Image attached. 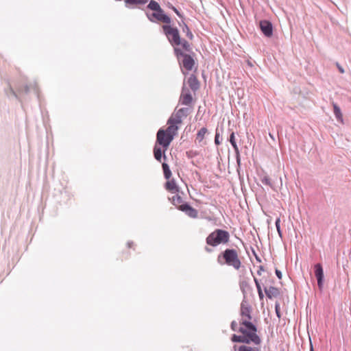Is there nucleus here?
<instances>
[{
	"label": "nucleus",
	"instance_id": "39",
	"mask_svg": "<svg viewBox=\"0 0 351 351\" xmlns=\"http://www.w3.org/2000/svg\"><path fill=\"white\" fill-rule=\"evenodd\" d=\"M172 9L175 12V13L180 17V18H183V14H182L178 10V9H176L175 7H172Z\"/></svg>",
	"mask_w": 351,
	"mask_h": 351
},
{
	"label": "nucleus",
	"instance_id": "28",
	"mask_svg": "<svg viewBox=\"0 0 351 351\" xmlns=\"http://www.w3.org/2000/svg\"><path fill=\"white\" fill-rule=\"evenodd\" d=\"M208 132V130L206 128H202L197 132L196 136V141L199 143H201L204 138L205 134Z\"/></svg>",
	"mask_w": 351,
	"mask_h": 351
},
{
	"label": "nucleus",
	"instance_id": "35",
	"mask_svg": "<svg viewBox=\"0 0 351 351\" xmlns=\"http://www.w3.org/2000/svg\"><path fill=\"white\" fill-rule=\"evenodd\" d=\"M275 311L277 317L280 319L281 317L280 307L278 302L275 304Z\"/></svg>",
	"mask_w": 351,
	"mask_h": 351
},
{
	"label": "nucleus",
	"instance_id": "13",
	"mask_svg": "<svg viewBox=\"0 0 351 351\" xmlns=\"http://www.w3.org/2000/svg\"><path fill=\"white\" fill-rule=\"evenodd\" d=\"M149 0H125V5L128 8H139L146 4Z\"/></svg>",
	"mask_w": 351,
	"mask_h": 351
},
{
	"label": "nucleus",
	"instance_id": "41",
	"mask_svg": "<svg viewBox=\"0 0 351 351\" xmlns=\"http://www.w3.org/2000/svg\"><path fill=\"white\" fill-rule=\"evenodd\" d=\"M265 271V268L263 265H260L258 267V270L257 271V274L261 276V271Z\"/></svg>",
	"mask_w": 351,
	"mask_h": 351
},
{
	"label": "nucleus",
	"instance_id": "26",
	"mask_svg": "<svg viewBox=\"0 0 351 351\" xmlns=\"http://www.w3.org/2000/svg\"><path fill=\"white\" fill-rule=\"evenodd\" d=\"M180 25L182 27V32L183 33H185L186 34V36L190 39V40H193V33L191 32V31L190 30L189 26L183 22V25H181L180 23H179Z\"/></svg>",
	"mask_w": 351,
	"mask_h": 351
},
{
	"label": "nucleus",
	"instance_id": "29",
	"mask_svg": "<svg viewBox=\"0 0 351 351\" xmlns=\"http://www.w3.org/2000/svg\"><path fill=\"white\" fill-rule=\"evenodd\" d=\"M254 281L255 282V285H256V289H257V291H258V294L259 298H260L261 300H262L264 298V294H263V290H262V288H261V282L254 276Z\"/></svg>",
	"mask_w": 351,
	"mask_h": 351
},
{
	"label": "nucleus",
	"instance_id": "23",
	"mask_svg": "<svg viewBox=\"0 0 351 351\" xmlns=\"http://www.w3.org/2000/svg\"><path fill=\"white\" fill-rule=\"evenodd\" d=\"M147 8H148V9L152 10V11H154V12H162V11H164L161 8V7L159 5V3L158 2H156V1H154V0H151L149 1L148 5H147Z\"/></svg>",
	"mask_w": 351,
	"mask_h": 351
},
{
	"label": "nucleus",
	"instance_id": "7",
	"mask_svg": "<svg viewBox=\"0 0 351 351\" xmlns=\"http://www.w3.org/2000/svg\"><path fill=\"white\" fill-rule=\"evenodd\" d=\"M145 14L149 21L152 23L159 21L165 24H170L171 22V18L167 15L164 11H162V12L154 11V12L152 13L146 12Z\"/></svg>",
	"mask_w": 351,
	"mask_h": 351
},
{
	"label": "nucleus",
	"instance_id": "8",
	"mask_svg": "<svg viewBox=\"0 0 351 351\" xmlns=\"http://www.w3.org/2000/svg\"><path fill=\"white\" fill-rule=\"evenodd\" d=\"M314 273L317 281L318 288L322 291L324 286V274L323 267L321 263H317L314 265Z\"/></svg>",
	"mask_w": 351,
	"mask_h": 351
},
{
	"label": "nucleus",
	"instance_id": "44",
	"mask_svg": "<svg viewBox=\"0 0 351 351\" xmlns=\"http://www.w3.org/2000/svg\"><path fill=\"white\" fill-rule=\"evenodd\" d=\"M253 254H254V256H255L256 260L258 262L261 263V258H260V257H259V256L256 254V252H254V250H253Z\"/></svg>",
	"mask_w": 351,
	"mask_h": 351
},
{
	"label": "nucleus",
	"instance_id": "15",
	"mask_svg": "<svg viewBox=\"0 0 351 351\" xmlns=\"http://www.w3.org/2000/svg\"><path fill=\"white\" fill-rule=\"evenodd\" d=\"M229 141H230V144L232 145V146L234 148V152H235V156H236L237 162V164L239 165H240V164H241L240 152H239V147L237 146V144L236 143L235 136H234V132H232L230 134V137H229Z\"/></svg>",
	"mask_w": 351,
	"mask_h": 351
},
{
	"label": "nucleus",
	"instance_id": "10",
	"mask_svg": "<svg viewBox=\"0 0 351 351\" xmlns=\"http://www.w3.org/2000/svg\"><path fill=\"white\" fill-rule=\"evenodd\" d=\"M178 210L184 212L186 215L191 218H197L198 212L196 209L191 206L188 203L182 204L178 206Z\"/></svg>",
	"mask_w": 351,
	"mask_h": 351
},
{
	"label": "nucleus",
	"instance_id": "33",
	"mask_svg": "<svg viewBox=\"0 0 351 351\" xmlns=\"http://www.w3.org/2000/svg\"><path fill=\"white\" fill-rule=\"evenodd\" d=\"M275 225H276V230H277V232L280 236V238L282 237V231H281V229H280V218H277L276 221H275Z\"/></svg>",
	"mask_w": 351,
	"mask_h": 351
},
{
	"label": "nucleus",
	"instance_id": "4",
	"mask_svg": "<svg viewBox=\"0 0 351 351\" xmlns=\"http://www.w3.org/2000/svg\"><path fill=\"white\" fill-rule=\"evenodd\" d=\"M230 233L225 230L215 229L206 238V243L211 247H217L220 244H226L230 241Z\"/></svg>",
	"mask_w": 351,
	"mask_h": 351
},
{
	"label": "nucleus",
	"instance_id": "45",
	"mask_svg": "<svg viewBox=\"0 0 351 351\" xmlns=\"http://www.w3.org/2000/svg\"><path fill=\"white\" fill-rule=\"evenodd\" d=\"M310 351H314L313 344L311 341L310 342Z\"/></svg>",
	"mask_w": 351,
	"mask_h": 351
},
{
	"label": "nucleus",
	"instance_id": "22",
	"mask_svg": "<svg viewBox=\"0 0 351 351\" xmlns=\"http://www.w3.org/2000/svg\"><path fill=\"white\" fill-rule=\"evenodd\" d=\"M332 106H333L334 114H335V116L337 120L338 121H339L340 123H343V114L341 113L340 108L335 103H332Z\"/></svg>",
	"mask_w": 351,
	"mask_h": 351
},
{
	"label": "nucleus",
	"instance_id": "38",
	"mask_svg": "<svg viewBox=\"0 0 351 351\" xmlns=\"http://www.w3.org/2000/svg\"><path fill=\"white\" fill-rule=\"evenodd\" d=\"M336 66L341 73H344V69L338 62H336Z\"/></svg>",
	"mask_w": 351,
	"mask_h": 351
},
{
	"label": "nucleus",
	"instance_id": "46",
	"mask_svg": "<svg viewBox=\"0 0 351 351\" xmlns=\"http://www.w3.org/2000/svg\"><path fill=\"white\" fill-rule=\"evenodd\" d=\"M269 136H270V137H271V138H274L273 135H271V134H269Z\"/></svg>",
	"mask_w": 351,
	"mask_h": 351
},
{
	"label": "nucleus",
	"instance_id": "2",
	"mask_svg": "<svg viewBox=\"0 0 351 351\" xmlns=\"http://www.w3.org/2000/svg\"><path fill=\"white\" fill-rule=\"evenodd\" d=\"M173 54L178 60L183 75H186L189 71L193 69L195 65V57L196 56L194 51L191 53L184 52L180 47H175Z\"/></svg>",
	"mask_w": 351,
	"mask_h": 351
},
{
	"label": "nucleus",
	"instance_id": "18",
	"mask_svg": "<svg viewBox=\"0 0 351 351\" xmlns=\"http://www.w3.org/2000/svg\"><path fill=\"white\" fill-rule=\"evenodd\" d=\"M165 149L162 151L160 146H158L156 144L154 145V156L157 161L161 162L162 158H163L165 160H167V156L165 154Z\"/></svg>",
	"mask_w": 351,
	"mask_h": 351
},
{
	"label": "nucleus",
	"instance_id": "3",
	"mask_svg": "<svg viewBox=\"0 0 351 351\" xmlns=\"http://www.w3.org/2000/svg\"><path fill=\"white\" fill-rule=\"evenodd\" d=\"M217 261L220 265H226L232 267L236 270H239L241 267V261L235 249H226L219 254Z\"/></svg>",
	"mask_w": 351,
	"mask_h": 351
},
{
	"label": "nucleus",
	"instance_id": "20",
	"mask_svg": "<svg viewBox=\"0 0 351 351\" xmlns=\"http://www.w3.org/2000/svg\"><path fill=\"white\" fill-rule=\"evenodd\" d=\"M165 188L166 190L171 193L179 192V187L176 184V180L174 179L168 180V181L165 184Z\"/></svg>",
	"mask_w": 351,
	"mask_h": 351
},
{
	"label": "nucleus",
	"instance_id": "17",
	"mask_svg": "<svg viewBox=\"0 0 351 351\" xmlns=\"http://www.w3.org/2000/svg\"><path fill=\"white\" fill-rule=\"evenodd\" d=\"M239 288L243 295V298H247V292L252 289L249 284L248 279L243 278L239 280Z\"/></svg>",
	"mask_w": 351,
	"mask_h": 351
},
{
	"label": "nucleus",
	"instance_id": "37",
	"mask_svg": "<svg viewBox=\"0 0 351 351\" xmlns=\"http://www.w3.org/2000/svg\"><path fill=\"white\" fill-rule=\"evenodd\" d=\"M219 132H218V129L216 130L215 136V143L217 145H219L221 144V141H219Z\"/></svg>",
	"mask_w": 351,
	"mask_h": 351
},
{
	"label": "nucleus",
	"instance_id": "1",
	"mask_svg": "<svg viewBox=\"0 0 351 351\" xmlns=\"http://www.w3.org/2000/svg\"><path fill=\"white\" fill-rule=\"evenodd\" d=\"M252 307L249 304L247 298H243L240 306V315L241 317L239 321V328L238 332L242 335L233 334L231 337V341L234 343H242L245 344L253 343L256 346L261 345L262 341L257 335V327L251 320Z\"/></svg>",
	"mask_w": 351,
	"mask_h": 351
},
{
	"label": "nucleus",
	"instance_id": "40",
	"mask_svg": "<svg viewBox=\"0 0 351 351\" xmlns=\"http://www.w3.org/2000/svg\"><path fill=\"white\" fill-rule=\"evenodd\" d=\"M275 273H276V276L278 277V279H281L282 278V272L280 270H278V269H276Z\"/></svg>",
	"mask_w": 351,
	"mask_h": 351
},
{
	"label": "nucleus",
	"instance_id": "34",
	"mask_svg": "<svg viewBox=\"0 0 351 351\" xmlns=\"http://www.w3.org/2000/svg\"><path fill=\"white\" fill-rule=\"evenodd\" d=\"M198 152L194 150H189L186 152V156L188 158H193L198 155Z\"/></svg>",
	"mask_w": 351,
	"mask_h": 351
},
{
	"label": "nucleus",
	"instance_id": "42",
	"mask_svg": "<svg viewBox=\"0 0 351 351\" xmlns=\"http://www.w3.org/2000/svg\"><path fill=\"white\" fill-rule=\"evenodd\" d=\"M134 242H133V241H128V242L127 243V247H128V248H132V247H133V246H134Z\"/></svg>",
	"mask_w": 351,
	"mask_h": 351
},
{
	"label": "nucleus",
	"instance_id": "19",
	"mask_svg": "<svg viewBox=\"0 0 351 351\" xmlns=\"http://www.w3.org/2000/svg\"><path fill=\"white\" fill-rule=\"evenodd\" d=\"M264 291L267 297L271 299L273 297H278L280 295L278 288L270 286L269 288L265 287Z\"/></svg>",
	"mask_w": 351,
	"mask_h": 351
},
{
	"label": "nucleus",
	"instance_id": "25",
	"mask_svg": "<svg viewBox=\"0 0 351 351\" xmlns=\"http://www.w3.org/2000/svg\"><path fill=\"white\" fill-rule=\"evenodd\" d=\"M5 93L8 97L12 96L19 101H21L19 94L12 88L10 84H9L8 87L5 89Z\"/></svg>",
	"mask_w": 351,
	"mask_h": 351
},
{
	"label": "nucleus",
	"instance_id": "14",
	"mask_svg": "<svg viewBox=\"0 0 351 351\" xmlns=\"http://www.w3.org/2000/svg\"><path fill=\"white\" fill-rule=\"evenodd\" d=\"M167 124L169 126L166 130H165V132H166L167 134L169 135H172L173 138H174V136L177 135L178 130L179 129L178 126L177 125L178 123L174 122L173 119H169L167 121Z\"/></svg>",
	"mask_w": 351,
	"mask_h": 351
},
{
	"label": "nucleus",
	"instance_id": "32",
	"mask_svg": "<svg viewBox=\"0 0 351 351\" xmlns=\"http://www.w3.org/2000/svg\"><path fill=\"white\" fill-rule=\"evenodd\" d=\"M29 90H30V87L29 85L26 84L25 86H23V87H19L17 88V92L18 93H25V94H28L29 93Z\"/></svg>",
	"mask_w": 351,
	"mask_h": 351
},
{
	"label": "nucleus",
	"instance_id": "9",
	"mask_svg": "<svg viewBox=\"0 0 351 351\" xmlns=\"http://www.w3.org/2000/svg\"><path fill=\"white\" fill-rule=\"evenodd\" d=\"M259 27L262 33L268 38L273 36V25L267 20H262L259 22Z\"/></svg>",
	"mask_w": 351,
	"mask_h": 351
},
{
	"label": "nucleus",
	"instance_id": "11",
	"mask_svg": "<svg viewBox=\"0 0 351 351\" xmlns=\"http://www.w3.org/2000/svg\"><path fill=\"white\" fill-rule=\"evenodd\" d=\"M192 101L193 97L189 91V89L184 85L182 88L180 101L182 105L188 106L192 102Z\"/></svg>",
	"mask_w": 351,
	"mask_h": 351
},
{
	"label": "nucleus",
	"instance_id": "36",
	"mask_svg": "<svg viewBox=\"0 0 351 351\" xmlns=\"http://www.w3.org/2000/svg\"><path fill=\"white\" fill-rule=\"evenodd\" d=\"M230 328L233 331H237L238 332V330L239 328V327H238V324L236 321H232L230 324Z\"/></svg>",
	"mask_w": 351,
	"mask_h": 351
},
{
	"label": "nucleus",
	"instance_id": "43",
	"mask_svg": "<svg viewBox=\"0 0 351 351\" xmlns=\"http://www.w3.org/2000/svg\"><path fill=\"white\" fill-rule=\"evenodd\" d=\"M204 250L208 253H211L213 251V250L208 246H205Z\"/></svg>",
	"mask_w": 351,
	"mask_h": 351
},
{
	"label": "nucleus",
	"instance_id": "16",
	"mask_svg": "<svg viewBox=\"0 0 351 351\" xmlns=\"http://www.w3.org/2000/svg\"><path fill=\"white\" fill-rule=\"evenodd\" d=\"M187 83L190 87V88L193 91H197L200 86V84L199 80H197V77L191 74L189 77L188 78Z\"/></svg>",
	"mask_w": 351,
	"mask_h": 351
},
{
	"label": "nucleus",
	"instance_id": "24",
	"mask_svg": "<svg viewBox=\"0 0 351 351\" xmlns=\"http://www.w3.org/2000/svg\"><path fill=\"white\" fill-rule=\"evenodd\" d=\"M169 199L171 202V203L177 207L178 209V206L182 204H185L186 202H184V200L182 197L179 195L176 194V195H173L172 197L169 198Z\"/></svg>",
	"mask_w": 351,
	"mask_h": 351
},
{
	"label": "nucleus",
	"instance_id": "6",
	"mask_svg": "<svg viewBox=\"0 0 351 351\" xmlns=\"http://www.w3.org/2000/svg\"><path fill=\"white\" fill-rule=\"evenodd\" d=\"M173 140L172 135L167 134L162 128L159 129L157 132L156 144L162 146L165 149V151L167 149Z\"/></svg>",
	"mask_w": 351,
	"mask_h": 351
},
{
	"label": "nucleus",
	"instance_id": "21",
	"mask_svg": "<svg viewBox=\"0 0 351 351\" xmlns=\"http://www.w3.org/2000/svg\"><path fill=\"white\" fill-rule=\"evenodd\" d=\"M180 45H181L182 49L184 52L191 53L193 51L191 44L184 38H180Z\"/></svg>",
	"mask_w": 351,
	"mask_h": 351
},
{
	"label": "nucleus",
	"instance_id": "30",
	"mask_svg": "<svg viewBox=\"0 0 351 351\" xmlns=\"http://www.w3.org/2000/svg\"><path fill=\"white\" fill-rule=\"evenodd\" d=\"M261 181L263 184L273 188V184L271 181V179L267 176H264L261 178Z\"/></svg>",
	"mask_w": 351,
	"mask_h": 351
},
{
	"label": "nucleus",
	"instance_id": "27",
	"mask_svg": "<svg viewBox=\"0 0 351 351\" xmlns=\"http://www.w3.org/2000/svg\"><path fill=\"white\" fill-rule=\"evenodd\" d=\"M162 167L163 170L164 177L165 178V179L169 180L172 175L169 166L166 162H162Z\"/></svg>",
	"mask_w": 351,
	"mask_h": 351
},
{
	"label": "nucleus",
	"instance_id": "5",
	"mask_svg": "<svg viewBox=\"0 0 351 351\" xmlns=\"http://www.w3.org/2000/svg\"><path fill=\"white\" fill-rule=\"evenodd\" d=\"M162 30L171 45L175 47H179L180 35L179 30L176 27H172L169 24L162 25Z\"/></svg>",
	"mask_w": 351,
	"mask_h": 351
},
{
	"label": "nucleus",
	"instance_id": "31",
	"mask_svg": "<svg viewBox=\"0 0 351 351\" xmlns=\"http://www.w3.org/2000/svg\"><path fill=\"white\" fill-rule=\"evenodd\" d=\"M238 351H259V349L256 348H252L246 345H242L239 346Z\"/></svg>",
	"mask_w": 351,
	"mask_h": 351
},
{
	"label": "nucleus",
	"instance_id": "12",
	"mask_svg": "<svg viewBox=\"0 0 351 351\" xmlns=\"http://www.w3.org/2000/svg\"><path fill=\"white\" fill-rule=\"evenodd\" d=\"M189 109L187 108H182L179 109L175 114H172L169 119H173V121L177 123H182V117H186L188 115Z\"/></svg>",
	"mask_w": 351,
	"mask_h": 351
}]
</instances>
